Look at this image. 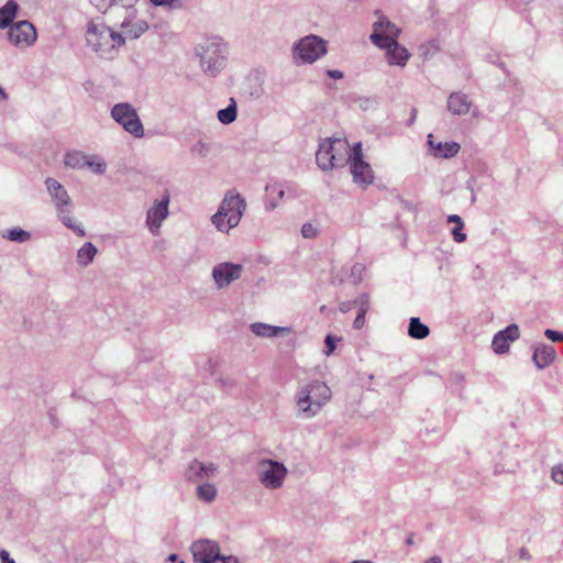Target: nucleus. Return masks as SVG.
<instances>
[{
	"label": "nucleus",
	"instance_id": "obj_1",
	"mask_svg": "<svg viewBox=\"0 0 563 563\" xmlns=\"http://www.w3.org/2000/svg\"><path fill=\"white\" fill-rule=\"evenodd\" d=\"M330 387L321 380H311L297 388L295 394L296 416L301 419L316 417L331 400Z\"/></svg>",
	"mask_w": 563,
	"mask_h": 563
},
{
	"label": "nucleus",
	"instance_id": "obj_2",
	"mask_svg": "<svg viewBox=\"0 0 563 563\" xmlns=\"http://www.w3.org/2000/svg\"><path fill=\"white\" fill-rule=\"evenodd\" d=\"M202 71L217 77L227 65L228 44L219 36H211L199 43L195 48Z\"/></svg>",
	"mask_w": 563,
	"mask_h": 563
},
{
	"label": "nucleus",
	"instance_id": "obj_3",
	"mask_svg": "<svg viewBox=\"0 0 563 563\" xmlns=\"http://www.w3.org/2000/svg\"><path fill=\"white\" fill-rule=\"evenodd\" d=\"M86 42L101 57L111 59L117 48L124 44V37L103 22L91 21L87 26Z\"/></svg>",
	"mask_w": 563,
	"mask_h": 563
},
{
	"label": "nucleus",
	"instance_id": "obj_4",
	"mask_svg": "<svg viewBox=\"0 0 563 563\" xmlns=\"http://www.w3.org/2000/svg\"><path fill=\"white\" fill-rule=\"evenodd\" d=\"M352 154L353 147L350 148L345 140L329 137L319 143L316 162L322 170L327 172L344 167L346 163L351 164Z\"/></svg>",
	"mask_w": 563,
	"mask_h": 563
},
{
	"label": "nucleus",
	"instance_id": "obj_5",
	"mask_svg": "<svg viewBox=\"0 0 563 563\" xmlns=\"http://www.w3.org/2000/svg\"><path fill=\"white\" fill-rule=\"evenodd\" d=\"M328 52V42L322 37L309 34L292 44L291 53L294 63L299 65L313 64Z\"/></svg>",
	"mask_w": 563,
	"mask_h": 563
},
{
	"label": "nucleus",
	"instance_id": "obj_6",
	"mask_svg": "<svg viewBox=\"0 0 563 563\" xmlns=\"http://www.w3.org/2000/svg\"><path fill=\"white\" fill-rule=\"evenodd\" d=\"M287 474L288 470L282 462L262 459L257 464L258 481L267 489L280 488Z\"/></svg>",
	"mask_w": 563,
	"mask_h": 563
},
{
	"label": "nucleus",
	"instance_id": "obj_7",
	"mask_svg": "<svg viewBox=\"0 0 563 563\" xmlns=\"http://www.w3.org/2000/svg\"><path fill=\"white\" fill-rule=\"evenodd\" d=\"M111 117L134 137H142L144 135L143 123L136 110L130 103L122 102L114 104L111 109Z\"/></svg>",
	"mask_w": 563,
	"mask_h": 563
},
{
	"label": "nucleus",
	"instance_id": "obj_8",
	"mask_svg": "<svg viewBox=\"0 0 563 563\" xmlns=\"http://www.w3.org/2000/svg\"><path fill=\"white\" fill-rule=\"evenodd\" d=\"M375 13L378 15V19L373 24V33L369 36L371 42L380 48L398 41L401 30L379 11Z\"/></svg>",
	"mask_w": 563,
	"mask_h": 563
},
{
	"label": "nucleus",
	"instance_id": "obj_9",
	"mask_svg": "<svg viewBox=\"0 0 563 563\" xmlns=\"http://www.w3.org/2000/svg\"><path fill=\"white\" fill-rule=\"evenodd\" d=\"M350 169L353 181L360 186L367 187L373 183V169L368 163L363 159L362 144L358 142L353 146L351 155Z\"/></svg>",
	"mask_w": 563,
	"mask_h": 563
},
{
	"label": "nucleus",
	"instance_id": "obj_10",
	"mask_svg": "<svg viewBox=\"0 0 563 563\" xmlns=\"http://www.w3.org/2000/svg\"><path fill=\"white\" fill-rule=\"evenodd\" d=\"M64 163L67 167L74 169H81L87 167L97 175H102L107 168V164L102 158L96 155L84 154L80 151L68 152L65 155Z\"/></svg>",
	"mask_w": 563,
	"mask_h": 563
},
{
	"label": "nucleus",
	"instance_id": "obj_11",
	"mask_svg": "<svg viewBox=\"0 0 563 563\" xmlns=\"http://www.w3.org/2000/svg\"><path fill=\"white\" fill-rule=\"evenodd\" d=\"M8 40L15 47L26 48L36 41V30L27 20L18 21L8 29Z\"/></svg>",
	"mask_w": 563,
	"mask_h": 563
},
{
	"label": "nucleus",
	"instance_id": "obj_12",
	"mask_svg": "<svg viewBox=\"0 0 563 563\" xmlns=\"http://www.w3.org/2000/svg\"><path fill=\"white\" fill-rule=\"evenodd\" d=\"M219 209L229 218L231 225H238L246 210V201L235 190H229L225 192Z\"/></svg>",
	"mask_w": 563,
	"mask_h": 563
},
{
	"label": "nucleus",
	"instance_id": "obj_13",
	"mask_svg": "<svg viewBox=\"0 0 563 563\" xmlns=\"http://www.w3.org/2000/svg\"><path fill=\"white\" fill-rule=\"evenodd\" d=\"M169 192L165 190L162 198L159 200H155L153 206L147 210L146 224L152 234L157 235L159 233L163 221L169 214Z\"/></svg>",
	"mask_w": 563,
	"mask_h": 563
},
{
	"label": "nucleus",
	"instance_id": "obj_14",
	"mask_svg": "<svg viewBox=\"0 0 563 563\" xmlns=\"http://www.w3.org/2000/svg\"><path fill=\"white\" fill-rule=\"evenodd\" d=\"M243 266L231 262L219 263L212 268V278L218 289L228 287L234 280L241 278Z\"/></svg>",
	"mask_w": 563,
	"mask_h": 563
},
{
	"label": "nucleus",
	"instance_id": "obj_15",
	"mask_svg": "<svg viewBox=\"0 0 563 563\" xmlns=\"http://www.w3.org/2000/svg\"><path fill=\"white\" fill-rule=\"evenodd\" d=\"M190 551L196 563H214L221 558L218 542L209 539L192 542Z\"/></svg>",
	"mask_w": 563,
	"mask_h": 563
},
{
	"label": "nucleus",
	"instance_id": "obj_16",
	"mask_svg": "<svg viewBox=\"0 0 563 563\" xmlns=\"http://www.w3.org/2000/svg\"><path fill=\"white\" fill-rule=\"evenodd\" d=\"M519 328L516 323H511L504 330L498 331L492 341V347L495 353L504 354L509 351V344L519 338Z\"/></svg>",
	"mask_w": 563,
	"mask_h": 563
},
{
	"label": "nucleus",
	"instance_id": "obj_17",
	"mask_svg": "<svg viewBox=\"0 0 563 563\" xmlns=\"http://www.w3.org/2000/svg\"><path fill=\"white\" fill-rule=\"evenodd\" d=\"M46 189L53 199L56 211H63L65 207H71L70 197L65 187L56 179L48 177L45 180Z\"/></svg>",
	"mask_w": 563,
	"mask_h": 563
},
{
	"label": "nucleus",
	"instance_id": "obj_18",
	"mask_svg": "<svg viewBox=\"0 0 563 563\" xmlns=\"http://www.w3.org/2000/svg\"><path fill=\"white\" fill-rule=\"evenodd\" d=\"M217 468L218 467L214 463L205 464L198 460H194L188 465L185 476L191 482L209 479L214 476Z\"/></svg>",
	"mask_w": 563,
	"mask_h": 563
},
{
	"label": "nucleus",
	"instance_id": "obj_19",
	"mask_svg": "<svg viewBox=\"0 0 563 563\" xmlns=\"http://www.w3.org/2000/svg\"><path fill=\"white\" fill-rule=\"evenodd\" d=\"M380 48L385 49V58L387 63L391 66L404 67L407 65L411 56L409 51L405 46L400 45L398 41H395Z\"/></svg>",
	"mask_w": 563,
	"mask_h": 563
},
{
	"label": "nucleus",
	"instance_id": "obj_20",
	"mask_svg": "<svg viewBox=\"0 0 563 563\" xmlns=\"http://www.w3.org/2000/svg\"><path fill=\"white\" fill-rule=\"evenodd\" d=\"M126 15L120 24L123 37L139 38L147 29L148 24L143 20H135L133 10L125 12Z\"/></svg>",
	"mask_w": 563,
	"mask_h": 563
},
{
	"label": "nucleus",
	"instance_id": "obj_21",
	"mask_svg": "<svg viewBox=\"0 0 563 563\" xmlns=\"http://www.w3.org/2000/svg\"><path fill=\"white\" fill-rule=\"evenodd\" d=\"M472 106L470 97L463 92H452L446 102L448 110L454 115H465Z\"/></svg>",
	"mask_w": 563,
	"mask_h": 563
},
{
	"label": "nucleus",
	"instance_id": "obj_22",
	"mask_svg": "<svg viewBox=\"0 0 563 563\" xmlns=\"http://www.w3.org/2000/svg\"><path fill=\"white\" fill-rule=\"evenodd\" d=\"M250 329L260 338H275L290 333V328L288 327L271 325L264 322L252 323Z\"/></svg>",
	"mask_w": 563,
	"mask_h": 563
},
{
	"label": "nucleus",
	"instance_id": "obj_23",
	"mask_svg": "<svg viewBox=\"0 0 563 563\" xmlns=\"http://www.w3.org/2000/svg\"><path fill=\"white\" fill-rule=\"evenodd\" d=\"M556 353L553 346L541 344L534 349L533 363L539 369L548 367L555 360Z\"/></svg>",
	"mask_w": 563,
	"mask_h": 563
},
{
	"label": "nucleus",
	"instance_id": "obj_24",
	"mask_svg": "<svg viewBox=\"0 0 563 563\" xmlns=\"http://www.w3.org/2000/svg\"><path fill=\"white\" fill-rule=\"evenodd\" d=\"M19 11V4L15 0H8L0 8V30L9 29L14 22Z\"/></svg>",
	"mask_w": 563,
	"mask_h": 563
},
{
	"label": "nucleus",
	"instance_id": "obj_25",
	"mask_svg": "<svg viewBox=\"0 0 563 563\" xmlns=\"http://www.w3.org/2000/svg\"><path fill=\"white\" fill-rule=\"evenodd\" d=\"M57 217L65 227L74 231L77 235H86L84 227L80 223H77L75 219L70 217V207H65L63 211H57Z\"/></svg>",
	"mask_w": 563,
	"mask_h": 563
},
{
	"label": "nucleus",
	"instance_id": "obj_26",
	"mask_svg": "<svg viewBox=\"0 0 563 563\" xmlns=\"http://www.w3.org/2000/svg\"><path fill=\"white\" fill-rule=\"evenodd\" d=\"M430 333L429 327L420 321L418 317H411L408 325V335L412 339L422 340Z\"/></svg>",
	"mask_w": 563,
	"mask_h": 563
},
{
	"label": "nucleus",
	"instance_id": "obj_27",
	"mask_svg": "<svg viewBox=\"0 0 563 563\" xmlns=\"http://www.w3.org/2000/svg\"><path fill=\"white\" fill-rule=\"evenodd\" d=\"M98 250L91 242H86L77 252V262L81 266H88L95 258Z\"/></svg>",
	"mask_w": 563,
	"mask_h": 563
},
{
	"label": "nucleus",
	"instance_id": "obj_28",
	"mask_svg": "<svg viewBox=\"0 0 563 563\" xmlns=\"http://www.w3.org/2000/svg\"><path fill=\"white\" fill-rule=\"evenodd\" d=\"M460 148L461 146L456 142H439L437 143V152L434 153V155L440 158H451L459 153Z\"/></svg>",
	"mask_w": 563,
	"mask_h": 563
},
{
	"label": "nucleus",
	"instance_id": "obj_29",
	"mask_svg": "<svg viewBox=\"0 0 563 563\" xmlns=\"http://www.w3.org/2000/svg\"><path fill=\"white\" fill-rule=\"evenodd\" d=\"M2 238L16 243H25L31 239V233L19 227L5 230Z\"/></svg>",
	"mask_w": 563,
	"mask_h": 563
},
{
	"label": "nucleus",
	"instance_id": "obj_30",
	"mask_svg": "<svg viewBox=\"0 0 563 563\" xmlns=\"http://www.w3.org/2000/svg\"><path fill=\"white\" fill-rule=\"evenodd\" d=\"M236 115H238V108H236V103L233 99H231V103L227 108L220 109L217 113V118L222 124L232 123L233 121H235Z\"/></svg>",
	"mask_w": 563,
	"mask_h": 563
},
{
	"label": "nucleus",
	"instance_id": "obj_31",
	"mask_svg": "<svg viewBox=\"0 0 563 563\" xmlns=\"http://www.w3.org/2000/svg\"><path fill=\"white\" fill-rule=\"evenodd\" d=\"M449 223H454V228L452 229L453 240L457 243H462L466 240V234L463 233L464 222L462 218L457 214H451L448 217Z\"/></svg>",
	"mask_w": 563,
	"mask_h": 563
},
{
	"label": "nucleus",
	"instance_id": "obj_32",
	"mask_svg": "<svg viewBox=\"0 0 563 563\" xmlns=\"http://www.w3.org/2000/svg\"><path fill=\"white\" fill-rule=\"evenodd\" d=\"M211 222L218 231L223 233H229L231 229L236 227L229 223V218L225 217V213H223L219 208L218 211L211 217Z\"/></svg>",
	"mask_w": 563,
	"mask_h": 563
},
{
	"label": "nucleus",
	"instance_id": "obj_33",
	"mask_svg": "<svg viewBox=\"0 0 563 563\" xmlns=\"http://www.w3.org/2000/svg\"><path fill=\"white\" fill-rule=\"evenodd\" d=\"M197 496L200 500L211 503L217 496V488L210 483L201 484L197 487Z\"/></svg>",
	"mask_w": 563,
	"mask_h": 563
},
{
	"label": "nucleus",
	"instance_id": "obj_34",
	"mask_svg": "<svg viewBox=\"0 0 563 563\" xmlns=\"http://www.w3.org/2000/svg\"><path fill=\"white\" fill-rule=\"evenodd\" d=\"M210 152H211V143L203 141V140H199L191 146V153L201 158L207 157L210 154Z\"/></svg>",
	"mask_w": 563,
	"mask_h": 563
},
{
	"label": "nucleus",
	"instance_id": "obj_35",
	"mask_svg": "<svg viewBox=\"0 0 563 563\" xmlns=\"http://www.w3.org/2000/svg\"><path fill=\"white\" fill-rule=\"evenodd\" d=\"M365 271V266L362 264V263H355L351 268H350V278L352 279V283L354 285H357L362 282V276H363V273Z\"/></svg>",
	"mask_w": 563,
	"mask_h": 563
},
{
	"label": "nucleus",
	"instance_id": "obj_36",
	"mask_svg": "<svg viewBox=\"0 0 563 563\" xmlns=\"http://www.w3.org/2000/svg\"><path fill=\"white\" fill-rule=\"evenodd\" d=\"M354 305L358 307V312L366 313L371 306L369 296L367 294L360 295L354 300Z\"/></svg>",
	"mask_w": 563,
	"mask_h": 563
},
{
	"label": "nucleus",
	"instance_id": "obj_37",
	"mask_svg": "<svg viewBox=\"0 0 563 563\" xmlns=\"http://www.w3.org/2000/svg\"><path fill=\"white\" fill-rule=\"evenodd\" d=\"M551 477L556 484L563 485V464L552 467Z\"/></svg>",
	"mask_w": 563,
	"mask_h": 563
},
{
	"label": "nucleus",
	"instance_id": "obj_38",
	"mask_svg": "<svg viewBox=\"0 0 563 563\" xmlns=\"http://www.w3.org/2000/svg\"><path fill=\"white\" fill-rule=\"evenodd\" d=\"M318 230L311 223H305L301 228V234L306 239H313L317 236Z\"/></svg>",
	"mask_w": 563,
	"mask_h": 563
},
{
	"label": "nucleus",
	"instance_id": "obj_39",
	"mask_svg": "<svg viewBox=\"0 0 563 563\" xmlns=\"http://www.w3.org/2000/svg\"><path fill=\"white\" fill-rule=\"evenodd\" d=\"M137 0H111L112 5H120L125 12H130Z\"/></svg>",
	"mask_w": 563,
	"mask_h": 563
},
{
	"label": "nucleus",
	"instance_id": "obj_40",
	"mask_svg": "<svg viewBox=\"0 0 563 563\" xmlns=\"http://www.w3.org/2000/svg\"><path fill=\"white\" fill-rule=\"evenodd\" d=\"M89 2L101 12L111 8V0H89Z\"/></svg>",
	"mask_w": 563,
	"mask_h": 563
},
{
	"label": "nucleus",
	"instance_id": "obj_41",
	"mask_svg": "<svg viewBox=\"0 0 563 563\" xmlns=\"http://www.w3.org/2000/svg\"><path fill=\"white\" fill-rule=\"evenodd\" d=\"M544 335L553 341V342H561L563 341V332H560V331H555V330H552V329H547L545 332H544Z\"/></svg>",
	"mask_w": 563,
	"mask_h": 563
},
{
	"label": "nucleus",
	"instance_id": "obj_42",
	"mask_svg": "<svg viewBox=\"0 0 563 563\" xmlns=\"http://www.w3.org/2000/svg\"><path fill=\"white\" fill-rule=\"evenodd\" d=\"M335 342H336V339L332 335H327L325 336V340H324V343H325V354L327 355H330L331 353H333V351L335 350Z\"/></svg>",
	"mask_w": 563,
	"mask_h": 563
},
{
	"label": "nucleus",
	"instance_id": "obj_43",
	"mask_svg": "<svg viewBox=\"0 0 563 563\" xmlns=\"http://www.w3.org/2000/svg\"><path fill=\"white\" fill-rule=\"evenodd\" d=\"M365 316H366V313L357 312V316H356V318L354 319V322H353L354 329L360 330V329H362L364 327V324H365Z\"/></svg>",
	"mask_w": 563,
	"mask_h": 563
},
{
	"label": "nucleus",
	"instance_id": "obj_44",
	"mask_svg": "<svg viewBox=\"0 0 563 563\" xmlns=\"http://www.w3.org/2000/svg\"><path fill=\"white\" fill-rule=\"evenodd\" d=\"M354 300L353 301H343L339 305V310L343 313L349 312L354 307Z\"/></svg>",
	"mask_w": 563,
	"mask_h": 563
},
{
	"label": "nucleus",
	"instance_id": "obj_45",
	"mask_svg": "<svg viewBox=\"0 0 563 563\" xmlns=\"http://www.w3.org/2000/svg\"><path fill=\"white\" fill-rule=\"evenodd\" d=\"M154 5H167L173 7L175 2L179 0H150Z\"/></svg>",
	"mask_w": 563,
	"mask_h": 563
},
{
	"label": "nucleus",
	"instance_id": "obj_46",
	"mask_svg": "<svg viewBox=\"0 0 563 563\" xmlns=\"http://www.w3.org/2000/svg\"><path fill=\"white\" fill-rule=\"evenodd\" d=\"M1 563H15V561L10 556L9 552L5 550L0 551Z\"/></svg>",
	"mask_w": 563,
	"mask_h": 563
},
{
	"label": "nucleus",
	"instance_id": "obj_47",
	"mask_svg": "<svg viewBox=\"0 0 563 563\" xmlns=\"http://www.w3.org/2000/svg\"><path fill=\"white\" fill-rule=\"evenodd\" d=\"M327 75L330 78H333V79H341V78H343V73L341 70H336V69H329V70H327Z\"/></svg>",
	"mask_w": 563,
	"mask_h": 563
},
{
	"label": "nucleus",
	"instance_id": "obj_48",
	"mask_svg": "<svg viewBox=\"0 0 563 563\" xmlns=\"http://www.w3.org/2000/svg\"><path fill=\"white\" fill-rule=\"evenodd\" d=\"M219 561H221L222 563H241L238 558L233 556V555H222L221 554V558L219 559Z\"/></svg>",
	"mask_w": 563,
	"mask_h": 563
},
{
	"label": "nucleus",
	"instance_id": "obj_49",
	"mask_svg": "<svg viewBox=\"0 0 563 563\" xmlns=\"http://www.w3.org/2000/svg\"><path fill=\"white\" fill-rule=\"evenodd\" d=\"M219 383L221 384L222 387H233L235 385V382L232 379V378H220L219 379Z\"/></svg>",
	"mask_w": 563,
	"mask_h": 563
},
{
	"label": "nucleus",
	"instance_id": "obj_50",
	"mask_svg": "<svg viewBox=\"0 0 563 563\" xmlns=\"http://www.w3.org/2000/svg\"><path fill=\"white\" fill-rule=\"evenodd\" d=\"M168 563H185L183 560H179L177 554H169L167 558Z\"/></svg>",
	"mask_w": 563,
	"mask_h": 563
},
{
	"label": "nucleus",
	"instance_id": "obj_51",
	"mask_svg": "<svg viewBox=\"0 0 563 563\" xmlns=\"http://www.w3.org/2000/svg\"><path fill=\"white\" fill-rule=\"evenodd\" d=\"M520 558L525 559V560H529L530 559V555H529V552H528L527 549H525V548L520 549Z\"/></svg>",
	"mask_w": 563,
	"mask_h": 563
},
{
	"label": "nucleus",
	"instance_id": "obj_52",
	"mask_svg": "<svg viewBox=\"0 0 563 563\" xmlns=\"http://www.w3.org/2000/svg\"><path fill=\"white\" fill-rule=\"evenodd\" d=\"M424 563H442V560L439 556H432L428 559Z\"/></svg>",
	"mask_w": 563,
	"mask_h": 563
},
{
	"label": "nucleus",
	"instance_id": "obj_53",
	"mask_svg": "<svg viewBox=\"0 0 563 563\" xmlns=\"http://www.w3.org/2000/svg\"><path fill=\"white\" fill-rule=\"evenodd\" d=\"M416 114H417V110L416 109H412V113L410 115V119L408 121V125H411L416 119Z\"/></svg>",
	"mask_w": 563,
	"mask_h": 563
},
{
	"label": "nucleus",
	"instance_id": "obj_54",
	"mask_svg": "<svg viewBox=\"0 0 563 563\" xmlns=\"http://www.w3.org/2000/svg\"><path fill=\"white\" fill-rule=\"evenodd\" d=\"M8 98L4 89L0 86V101L5 100Z\"/></svg>",
	"mask_w": 563,
	"mask_h": 563
},
{
	"label": "nucleus",
	"instance_id": "obj_55",
	"mask_svg": "<svg viewBox=\"0 0 563 563\" xmlns=\"http://www.w3.org/2000/svg\"><path fill=\"white\" fill-rule=\"evenodd\" d=\"M428 144L437 150V144H434V142L432 141V134L428 135Z\"/></svg>",
	"mask_w": 563,
	"mask_h": 563
},
{
	"label": "nucleus",
	"instance_id": "obj_56",
	"mask_svg": "<svg viewBox=\"0 0 563 563\" xmlns=\"http://www.w3.org/2000/svg\"><path fill=\"white\" fill-rule=\"evenodd\" d=\"M406 543L411 545L413 543V537L412 536L408 537L406 540Z\"/></svg>",
	"mask_w": 563,
	"mask_h": 563
},
{
	"label": "nucleus",
	"instance_id": "obj_57",
	"mask_svg": "<svg viewBox=\"0 0 563 563\" xmlns=\"http://www.w3.org/2000/svg\"><path fill=\"white\" fill-rule=\"evenodd\" d=\"M333 278H334V280L338 279L339 283L343 282V277L339 276V274H335Z\"/></svg>",
	"mask_w": 563,
	"mask_h": 563
},
{
	"label": "nucleus",
	"instance_id": "obj_58",
	"mask_svg": "<svg viewBox=\"0 0 563 563\" xmlns=\"http://www.w3.org/2000/svg\"><path fill=\"white\" fill-rule=\"evenodd\" d=\"M284 195H285L284 190L279 189L278 194H277L278 198L282 199L284 197Z\"/></svg>",
	"mask_w": 563,
	"mask_h": 563
},
{
	"label": "nucleus",
	"instance_id": "obj_59",
	"mask_svg": "<svg viewBox=\"0 0 563 563\" xmlns=\"http://www.w3.org/2000/svg\"><path fill=\"white\" fill-rule=\"evenodd\" d=\"M274 208H276V203L272 202V203L269 205V209H274Z\"/></svg>",
	"mask_w": 563,
	"mask_h": 563
},
{
	"label": "nucleus",
	"instance_id": "obj_60",
	"mask_svg": "<svg viewBox=\"0 0 563 563\" xmlns=\"http://www.w3.org/2000/svg\"><path fill=\"white\" fill-rule=\"evenodd\" d=\"M456 378H457L459 380H462V379H463V376H462V375H456Z\"/></svg>",
	"mask_w": 563,
	"mask_h": 563
}]
</instances>
